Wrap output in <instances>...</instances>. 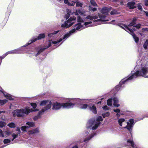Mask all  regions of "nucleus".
Segmentation results:
<instances>
[{
	"mask_svg": "<svg viewBox=\"0 0 148 148\" xmlns=\"http://www.w3.org/2000/svg\"><path fill=\"white\" fill-rule=\"evenodd\" d=\"M75 104L72 103L67 102L66 103H60L57 101L53 103L52 104V109L58 110L63 107V108H73L75 106Z\"/></svg>",
	"mask_w": 148,
	"mask_h": 148,
	"instance_id": "1",
	"label": "nucleus"
},
{
	"mask_svg": "<svg viewBox=\"0 0 148 148\" xmlns=\"http://www.w3.org/2000/svg\"><path fill=\"white\" fill-rule=\"evenodd\" d=\"M52 103L51 101L49 102L48 104L46 106H45L42 109L41 111H39L38 114L35 116L33 118L34 121H36L40 117V115H42L43 113L45 111L48 109H50Z\"/></svg>",
	"mask_w": 148,
	"mask_h": 148,
	"instance_id": "2",
	"label": "nucleus"
},
{
	"mask_svg": "<svg viewBox=\"0 0 148 148\" xmlns=\"http://www.w3.org/2000/svg\"><path fill=\"white\" fill-rule=\"evenodd\" d=\"M26 112L25 108L24 109L22 108L20 109H17L12 112L13 116L14 117H15L16 116L18 117H23V114H26Z\"/></svg>",
	"mask_w": 148,
	"mask_h": 148,
	"instance_id": "3",
	"label": "nucleus"
},
{
	"mask_svg": "<svg viewBox=\"0 0 148 148\" xmlns=\"http://www.w3.org/2000/svg\"><path fill=\"white\" fill-rule=\"evenodd\" d=\"M45 37V35L44 33L41 34H39L38 36L36 37H34L31 40H30L29 42L25 44L24 47H26L30 45L32 43L38 40H41L42 38H44Z\"/></svg>",
	"mask_w": 148,
	"mask_h": 148,
	"instance_id": "4",
	"label": "nucleus"
},
{
	"mask_svg": "<svg viewBox=\"0 0 148 148\" xmlns=\"http://www.w3.org/2000/svg\"><path fill=\"white\" fill-rule=\"evenodd\" d=\"M21 51L20 49H15L10 51H9L3 55L2 56H1L0 58L2 59L5 58L9 54H15V53H20Z\"/></svg>",
	"mask_w": 148,
	"mask_h": 148,
	"instance_id": "5",
	"label": "nucleus"
},
{
	"mask_svg": "<svg viewBox=\"0 0 148 148\" xmlns=\"http://www.w3.org/2000/svg\"><path fill=\"white\" fill-rule=\"evenodd\" d=\"M147 68L145 67H142L141 71H139L140 76L145 77L148 78V76L146 75V73L147 72Z\"/></svg>",
	"mask_w": 148,
	"mask_h": 148,
	"instance_id": "6",
	"label": "nucleus"
},
{
	"mask_svg": "<svg viewBox=\"0 0 148 148\" xmlns=\"http://www.w3.org/2000/svg\"><path fill=\"white\" fill-rule=\"evenodd\" d=\"M112 9V8L111 6H110L109 7H104L102 8L101 10V12L102 14H103L105 15H107L108 14V13Z\"/></svg>",
	"mask_w": 148,
	"mask_h": 148,
	"instance_id": "7",
	"label": "nucleus"
},
{
	"mask_svg": "<svg viewBox=\"0 0 148 148\" xmlns=\"http://www.w3.org/2000/svg\"><path fill=\"white\" fill-rule=\"evenodd\" d=\"M126 82V81L125 79H122L120 82L119 84L115 87L114 89L116 91H118L120 90L121 87H124V86H122V85L125 84Z\"/></svg>",
	"mask_w": 148,
	"mask_h": 148,
	"instance_id": "8",
	"label": "nucleus"
},
{
	"mask_svg": "<svg viewBox=\"0 0 148 148\" xmlns=\"http://www.w3.org/2000/svg\"><path fill=\"white\" fill-rule=\"evenodd\" d=\"M140 72L139 71H137L136 72H135L131 76L129 77L128 78L125 79V80L127 82V81L129 80H130L133 79L134 77H136L138 76H140Z\"/></svg>",
	"mask_w": 148,
	"mask_h": 148,
	"instance_id": "9",
	"label": "nucleus"
},
{
	"mask_svg": "<svg viewBox=\"0 0 148 148\" xmlns=\"http://www.w3.org/2000/svg\"><path fill=\"white\" fill-rule=\"evenodd\" d=\"M135 2L129 1L127 3L126 6L130 9H134L136 8V7L135 6Z\"/></svg>",
	"mask_w": 148,
	"mask_h": 148,
	"instance_id": "10",
	"label": "nucleus"
},
{
	"mask_svg": "<svg viewBox=\"0 0 148 148\" xmlns=\"http://www.w3.org/2000/svg\"><path fill=\"white\" fill-rule=\"evenodd\" d=\"M127 144L131 146L132 148H137L133 140L128 139L127 140Z\"/></svg>",
	"mask_w": 148,
	"mask_h": 148,
	"instance_id": "11",
	"label": "nucleus"
},
{
	"mask_svg": "<svg viewBox=\"0 0 148 148\" xmlns=\"http://www.w3.org/2000/svg\"><path fill=\"white\" fill-rule=\"evenodd\" d=\"M88 108H89L88 109L91 111L93 113L95 114H97V108L94 104L93 105L92 107L90 106H88Z\"/></svg>",
	"mask_w": 148,
	"mask_h": 148,
	"instance_id": "12",
	"label": "nucleus"
},
{
	"mask_svg": "<svg viewBox=\"0 0 148 148\" xmlns=\"http://www.w3.org/2000/svg\"><path fill=\"white\" fill-rule=\"evenodd\" d=\"M74 23L72 22L69 24V25H68V24L66 23V22H65L64 23L62 24L61 25V27H63L67 28L71 26Z\"/></svg>",
	"mask_w": 148,
	"mask_h": 148,
	"instance_id": "13",
	"label": "nucleus"
},
{
	"mask_svg": "<svg viewBox=\"0 0 148 148\" xmlns=\"http://www.w3.org/2000/svg\"><path fill=\"white\" fill-rule=\"evenodd\" d=\"M132 127L133 125H131V124H130L129 123L127 122V125L125 127V128L127 129L129 131L130 133H131L132 132Z\"/></svg>",
	"mask_w": 148,
	"mask_h": 148,
	"instance_id": "14",
	"label": "nucleus"
},
{
	"mask_svg": "<svg viewBox=\"0 0 148 148\" xmlns=\"http://www.w3.org/2000/svg\"><path fill=\"white\" fill-rule=\"evenodd\" d=\"M137 20V19L136 18H133L132 21L130 22V24L128 25V26L130 27L136 24V21Z\"/></svg>",
	"mask_w": 148,
	"mask_h": 148,
	"instance_id": "15",
	"label": "nucleus"
},
{
	"mask_svg": "<svg viewBox=\"0 0 148 148\" xmlns=\"http://www.w3.org/2000/svg\"><path fill=\"white\" fill-rule=\"evenodd\" d=\"M25 112H26V114H28L30 112H34V110L33 109H29V108L28 107H26L25 108Z\"/></svg>",
	"mask_w": 148,
	"mask_h": 148,
	"instance_id": "16",
	"label": "nucleus"
},
{
	"mask_svg": "<svg viewBox=\"0 0 148 148\" xmlns=\"http://www.w3.org/2000/svg\"><path fill=\"white\" fill-rule=\"evenodd\" d=\"M49 102L48 100H45L42 101L40 102V106H44Z\"/></svg>",
	"mask_w": 148,
	"mask_h": 148,
	"instance_id": "17",
	"label": "nucleus"
},
{
	"mask_svg": "<svg viewBox=\"0 0 148 148\" xmlns=\"http://www.w3.org/2000/svg\"><path fill=\"white\" fill-rule=\"evenodd\" d=\"M114 101V106L116 107H118L120 106V105L119 104H118L117 103L118 102V100L115 99L114 98L113 99Z\"/></svg>",
	"mask_w": 148,
	"mask_h": 148,
	"instance_id": "18",
	"label": "nucleus"
},
{
	"mask_svg": "<svg viewBox=\"0 0 148 148\" xmlns=\"http://www.w3.org/2000/svg\"><path fill=\"white\" fill-rule=\"evenodd\" d=\"M26 124L29 125V127H33L35 126V123L33 122H27Z\"/></svg>",
	"mask_w": 148,
	"mask_h": 148,
	"instance_id": "19",
	"label": "nucleus"
},
{
	"mask_svg": "<svg viewBox=\"0 0 148 148\" xmlns=\"http://www.w3.org/2000/svg\"><path fill=\"white\" fill-rule=\"evenodd\" d=\"M132 36L135 42L136 43H138L139 40V38L138 37L136 36V34L134 33H133L132 34Z\"/></svg>",
	"mask_w": 148,
	"mask_h": 148,
	"instance_id": "20",
	"label": "nucleus"
},
{
	"mask_svg": "<svg viewBox=\"0 0 148 148\" xmlns=\"http://www.w3.org/2000/svg\"><path fill=\"white\" fill-rule=\"evenodd\" d=\"M75 29L76 30H79L80 28H82V25L81 23H78L77 24H75V25H74V27H75L76 26H77Z\"/></svg>",
	"mask_w": 148,
	"mask_h": 148,
	"instance_id": "21",
	"label": "nucleus"
},
{
	"mask_svg": "<svg viewBox=\"0 0 148 148\" xmlns=\"http://www.w3.org/2000/svg\"><path fill=\"white\" fill-rule=\"evenodd\" d=\"M31 134H32L38 133L39 132L38 129V128H36L35 129L32 130L30 131Z\"/></svg>",
	"mask_w": 148,
	"mask_h": 148,
	"instance_id": "22",
	"label": "nucleus"
},
{
	"mask_svg": "<svg viewBox=\"0 0 148 148\" xmlns=\"http://www.w3.org/2000/svg\"><path fill=\"white\" fill-rule=\"evenodd\" d=\"M76 19V17L75 16L71 17L68 19L66 22L67 23H71V22L75 20Z\"/></svg>",
	"mask_w": 148,
	"mask_h": 148,
	"instance_id": "23",
	"label": "nucleus"
},
{
	"mask_svg": "<svg viewBox=\"0 0 148 148\" xmlns=\"http://www.w3.org/2000/svg\"><path fill=\"white\" fill-rule=\"evenodd\" d=\"M7 126L10 128H14L16 127L15 124L13 122H11L8 123Z\"/></svg>",
	"mask_w": 148,
	"mask_h": 148,
	"instance_id": "24",
	"label": "nucleus"
},
{
	"mask_svg": "<svg viewBox=\"0 0 148 148\" xmlns=\"http://www.w3.org/2000/svg\"><path fill=\"white\" fill-rule=\"evenodd\" d=\"M100 123H96L95 125L92 127V129L94 130H95L100 125Z\"/></svg>",
	"mask_w": 148,
	"mask_h": 148,
	"instance_id": "25",
	"label": "nucleus"
},
{
	"mask_svg": "<svg viewBox=\"0 0 148 148\" xmlns=\"http://www.w3.org/2000/svg\"><path fill=\"white\" fill-rule=\"evenodd\" d=\"M4 95L7 99L9 100H14V99L12 98L9 94L5 95L4 94Z\"/></svg>",
	"mask_w": 148,
	"mask_h": 148,
	"instance_id": "26",
	"label": "nucleus"
},
{
	"mask_svg": "<svg viewBox=\"0 0 148 148\" xmlns=\"http://www.w3.org/2000/svg\"><path fill=\"white\" fill-rule=\"evenodd\" d=\"M117 25L121 27V28L124 29L126 31H127L125 29V26H126V25L124 24L123 23H119L117 24Z\"/></svg>",
	"mask_w": 148,
	"mask_h": 148,
	"instance_id": "27",
	"label": "nucleus"
},
{
	"mask_svg": "<svg viewBox=\"0 0 148 148\" xmlns=\"http://www.w3.org/2000/svg\"><path fill=\"white\" fill-rule=\"evenodd\" d=\"M29 127L28 126H23L21 128V130L23 132H27V128Z\"/></svg>",
	"mask_w": 148,
	"mask_h": 148,
	"instance_id": "28",
	"label": "nucleus"
},
{
	"mask_svg": "<svg viewBox=\"0 0 148 148\" xmlns=\"http://www.w3.org/2000/svg\"><path fill=\"white\" fill-rule=\"evenodd\" d=\"M125 120L123 118H121L119 120V124L121 126H122V123L125 121Z\"/></svg>",
	"mask_w": 148,
	"mask_h": 148,
	"instance_id": "29",
	"label": "nucleus"
},
{
	"mask_svg": "<svg viewBox=\"0 0 148 148\" xmlns=\"http://www.w3.org/2000/svg\"><path fill=\"white\" fill-rule=\"evenodd\" d=\"M89 10L91 11L95 12L97 10V8H93L92 6H89L88 7Z\"/></svg>",
	"mask_w": 148,
	"mask_h": 148,
	"instance_id": "30",
	"label": "nucleus"
},
{
	"mask_svg": "<svg viewBox=\"0 0 148 148\" xmlns=\"http://www.w3.org/2000/svg\"><path fill=\"white\" fill-rule=\"evenodd\" d=\"M118 14V11L117 10H116L115 9H113V11H112L110 13V14L111 15L116 14Z\"/></svg>",
	"mask_w": 148,
	"mask_h": 148,
	"instance_id": "31",
	"label": "nucleus"
},
{
	"mask_svg": "<svg viewBox=\"0 0 148 148\" xmlns=\"http://www.w3.org/2000/svg\"><path fill=\"white\" fill-rule=\"evenodd\" d=\"M110 115V112H107L106 113L102 114V115L103 118H105L106 117H108Z\"/></svg>",
	"mask_w": 148,
	"mask_h": 148,
	"instance_id": "32",
	"label": "nucleus"
},
{
	"mask_svg": "<svg viewBox=\"0 0 148 148\" xmlns=\"http://www.w3.org/2000/svg\"><path fill=\"white\" fill-rule=\"evenodd\" d=\"M89 106V105H88L87 104H85L82 105V106L80 107L81 109H86L87 108L88 109V106Z\"/></svg>",
	"mask_w": 148,
	"mask_h": 148,
	"instance_id": "33",
	"label": "nucleus"
},
{
	"mask_svg": "<svg viewBox=\"0 0 148 148\" xmlns=\"http://www.w3.org/2000/svg\"><path fill=\"white\" fill-rule=\"evenodd\" d=\"M103 14H98V15L99 18L101 19H104L106 17V15Z\"/></svg>",
	"mask_w": 148,
	"mask_h": 148,
	"instance_id": "34",
	"label": "nucleus"
},
{
	"mask_svg": "<svg viewBox=\"0 0 148 148\" xmlns=\"http://www.w3.org/2000/svg\"><path fill=\"white\" fill-rule=\"evenodd\" d=\"M90 3L91 4L94 6H97V4L94 0H90Z\"/></svg>",
	"mask_w": 148,
	"mask_h": 148,
	"instance_id": "35",
	"label": "nucleus"
},
{
	"mask_svg": "<svg viewBox=\"0 0 148 148\" xmlns=\"http://www.w3.org/2000/svg\"><path fill=\"white\" fill-rule=\"evenodd\" d=\"M112 99H109L107 100V104L108 106H111L112 105Z\"/></svg>",
	"mask_w": 148,
	"mask_h": 148,
	"instance_id": "36",
	"label": "nucleus"
},
{
	"mask_svg": "<svg viewBox=\"0 0 148 148\" xmlns=\"http://www.w3.org/2000/svg\"><path fill=\"white\" fill-rule=\"evenodd\" d=\"M6 125V123L3 121H0V127H2L5 126Z\"/></svg>",
	"mask_w": 148,
	"mask_h": 148,
	"instance_id": "37",
	"label": "nucleus"
},
{
	"mask_svg": "<svg viewBox=\"0 0 148 148\" xmlns=\"http://www.w3.org/2000/svg\"><path fill=\"white\" fill-rule=\"evenodd\" d=\"M148 45V39H147L145 42L144 44L143 45L144 48L146 49L147 48Z\"/></svg>",
	"mask_w": 148,
	"mask_h": 148,
	"instance_id": "38",
	"label": "nucleus"
},
{
	"mask_svg": "<svg viewBox=\"0 0 148 148\" xmlns=\"http://www.w3.org/2000/svg\"><path fill=\"white\" fill-rule=\"evenodd\" d=\"M77 22L79 23H83L84 22V21L83 20V19H82L81 17L79 16H78L77 18Z\"/></svg>",
	"mask_w": 148,
	"mask_h": 148,
	"instance_id": "39",
	"label": "nucleus"
},
{
	"mask_svg": "<svg viewBox=\"0 0 148 148\" xmlns=\"http://www.w3.org/2000/svg\"><path fill=\"white\" fill-rule=\"evenodd\" d=\"M71 36L70 34L69 33V32L68 33H67L66 34H65L63 37V39H64L65 38H68L70 36Z\"/></svg>",
	"mask_w": 148,
	"mask_h": 148,
	"instance_id": "40",
	"label": "nucleus"
},
{
	"mask_svg": "<svg viewBox=\"0 0 148 148\" xmlns=\"http://www.w3.org/2000/svg\"><path fill=\"white\" fill-rule=\"evenodd\" d=\"M83 4L82 3H80L79 1H77L76 2V6L77 7H82Z\"/></svg>",
	"mask_w": 148,
	"mask_h": 148,
	"instance_id": "41",
	"label": "nucleus"
},
{
	"mask_svg": "<svg viewBox=\"0 0 148 148\" xmlns=\"http://www.w3.org/2000/svg\"><path fill=\"white\" fill-rule=\"evenodd\" d=\"M30 105L34 109H35L37 106V104L36 103H30Z\"/></svg>",
	"mask_w": 148,
	"mask_h": 148,
	"instance_id": "42",
	"label": "nucleus"
},
{
	"mask_svg": "<svg viewBox=\"0 0 148 148\" xmlns=\"http://www.w3.org/2000/svg\"><path fill=\"white\" fill-rule=\"evenodd\" d=\"M10 140L8 139H5L3 140V143L4 144H7L10 143Z\"/></svg>",
	"mask_w": 148,
	"mask_h": 148,
	"instance_id": "43",
	"label": "nucleus"
},
{
	"mask_svg": "<svg viewBox=\"0 0 148 148\" xmlns=\"http://www.w3.org/2000/svg\"><path fill=\"white\" fill-rule=\"evenodd\" d=\"M103 120L102 117L101 116H99L97 118L96 121H101Z\"/></svg>",
	"mask_w": 148,
	"mask_h": 148,
	"instance_id": "44",
	"label": "nucleus"
},
{
	"mask_svg": "<svg viewBox=\"0 0 148 148\" xmlns=\"http://www.w3.org/2000/svg\"><path fill=\"white\" fill-rule=\"evenodd\" d=\"M108 21L109 20H102L100 18L99 19H97L96 20L93 21L94 22H98V21Z\"/></svg>",
	"mask_w": 148,
	"mask_h": 148,
	"instance_id": "45",
	"label": "nucleus"
},
{
	"mask_svg": "<svg viewBox=\"0 0 148 148\" xmlns=\"http://www.w3.org/2000/svg\"><path fill=\"white\" fill-rule=\"evenodd\" d=\"M8 102V100L7 99H4L2 100L1 103V105H3Z\"/></svg>",
	"mask_w": 148,
	"mask_h": 148,
	"instance_id": "46",
	"label": "nucleus"
},
{
	"mask_svg": "<svg viewBox=\"0 0 148 148\" xmlns=\"http://www.w3.org/2000/svg\"><path fill=\"white\" fill-rule=\"evenodd\" d=\"M138 9V10H140L141 11H142L143 10V8L142 6L140 4H138V5L137 6Z\"/></svg>",
	"mask_w": 148,
	"mask_h": 148,
	"instance_id": "47",
	"label": "nucleus"
},
{
	"mask_svg": "<svg viewBox=\"0 0 148 148\" xmlns=\"http://www.w3.org/2000/svg\"><path fill=\"white\" fill-rule=\"evenodd\" d=\"M4 133L6 136H8L11 134V132L8 131H5Z\"/></svg>",
	"mask_w": 148,
	"mask_h": 148,
	"instance_id": "48",
	"label": "nucleus"
},
{
	"mask_svg": "<svg viewBox=\"0 0 148 148\" xmlns=\"http://www.w3.org/2000/svg\"><path fill=\"white\" fill-rule=\"evenodd\" d=\"M129 121L130 122V124H131V125H133L134 123V119H130L129 120Z\"/></svg>",
	"mask_w": 148,
	"mask_h": 148,
	"instance_id": "49",
	"label": "nucleus"
},
{
	"mask_svg": "<svg viewBox=\"0 0 148 148\" xmlns=\"http://www.w3.org/2000/svg\"><path fill=\"white\" fill-rule=\"evenodd\" d=\"M76 30L75 28L69 31V33L71 35L72 33L75 32Z\"/></svg>",
	"mask_w": 148,
	"mask_h": 148,
	"instance_id": "50",
	"label": "nucleus"
},
{
	"mask_svg": "<svg viewBox=\"0 0 148 148\" xmlns=\"http://www.w3.org/2000/svg\"><path fill=\"white\" fill-rule=\"evenodd\" d=\"M141 26V24L140 23H138L136 25H134V27H136L137 29H139L140 28Z\"/></svg>",
	"mask_w": 148,
	"mask_h": 148,
	"instance_id": "51",
	"label": "nucleus"
},
{
	"mask_svg": "<svg viewBox=\"0 0 148 148\" xmlns=\"http://www.w3.org/2000/svg\"><path fill=\"white\" fill-rule=\"evenodd\" d=\"M0 136L2 137H4V135L3 133V132L1 129H0Z\"/></svg>",
	"mask_w": 148,
	"mask_h": 148,
	"instance_id": "52",
	"label": "nucleus"
},
{
	"mask_svg": "<svg viewBox=\"0 0 148 148\" xmlns=\"http://www.w3.org/2000/svg\"><path fill=\"white\" fill-rule=\"evenodd\" d=\"M12 136L13 138L14 139L18 137V134H15L14 133H13V134H12Z\"/></svg>",
	"mask_w": 148,
	"mask_h": 148,
	"instance_id": "53",
	"label": "nucleus"
},
{
	"mask_svg": "<svg viewBox=\"0 0 148 148\" xmlns=\"http://www.w3.org/2000/svg\"><path fill=\"white\" fill-rule=\"evenodd\" d=\"M46 49L45 48H41L39 50V53H41L42 52H43Z\"/></svg>",
	"mask_w": 148,
	"mask_h": 148,
	"instance_id": "54",
	"label": "nucleus"
},
{
	"mask_svg": "<svg viewBox=\"0 0 148 148\" xmlns=\"http://www.w3.org/2000/svg\"><path fill=\"white\" fill-rule=\"evenodd\" d=\"M86 18L90 20H93L92 16H91L90 15L87 16L86 17Z\"/></svg>",
	"mask_w": 148,
	"mask_h": 148,
	"instance_id": "55",
	"label": "nucleus"
},
{
	"mask_svg": "<svg viewBox=\"0 0 148 148\" xmlns=\"http://www.w3.org/2000/svg\"><path fill=\"white\" fill-rule=\"evenodd\" d=\"M113 111L115 112L119 113L120 111V110L119 109H114Z\"/></svg>",
	"mask_w": 148,
	"mask_h": 148,
	"instance_id": "56",
	"label": "nucleus"
},
{
	"mask_svg": "<svg viewBox=\"0 0 148 148\" xmlns=\"http://www.w3.org/2000/svg\"><path fill=\"white\" fill-rule=\"evenodd\" d=\"M16 131H18L19 133H18V134H20L21 133V132L20 130V128L18 127H17L16 128Z\"/></svg>",
	"mask_w": 148,
	"mask_h": 148,
	"instance_id": "57",
	"label": "nucleus"
},
{
	"mask_svg": "<svg viewBox=\"0 0 148 148\" xmlns=\"http://www.w3.org/2000/svg\"><path fill=\"white\" fill-rule=\"evenodd\" d=\"M103 108L105 110H108L109 109L108 106L106 105L104 106L103 107Z\"/></svg>",
	"mask_w": 148,
	"mask_h": 148,
	"instance_id": "58",
	"label": "nucleus"
},
{
	"mask_svg": "<svg viewBox=\"0 0 148 148\" xmlns=\"http://www.w3.org/2000/svg\"><path fill=\"white\" fill-rule=\"evenodd\" d=\"M70 16V14L69 13H67V14H66L65 15V17H66V18L67 19Z\"/></svg>",
	"mask_w": 148,
	"mask_h": 148,
	"instance_id": "59",
	"label": "nucleus"
},
{
	"mask_svg": "<svg viewBox=\"0 0 148 148\" xmlns=\"http://www.w3.org/2000/svg\"><path fill=\"white\" fill-rule=\"evenodd\" d=\"M51 45V42H49L48 44V46L45 47V48L46 49L50 47Z\"/></svg>",
	"mask_w": 148,
	"mask_h": 148,
	"instance_id": "60",
	"label": "nucleus"
},
{
	"mask_svg": "<svg viewBox=\"0 0 148 148\" xmlns=\"http://www.w3.org/2000/svg\"><path fill=\"white\" fill-rule=\"evenodd\" d=\"M145 4L146 6H148V0H145Z\"/></svg>",
	"mask_w": 148,
	"mask_h": 148,
	"instance_id": "61",
	"label": "nucleus"
},
{
	"mask_svg": "<svg viewBox=\"0 0 148 148\" xmlns=\"http://www.w3.org/2000/svg\"><path fill=\"white\" fill-rule=\"evenodd\" d=\"M142 30L143 32H145V31H147L148 32V28H143L142 29Z\"/></svg>",
	"mask_w": 148,
	"mask_h": 148,
	"instance_id": "62",
	"label": "nucleus"
},
{
	"mask_svg": "<svg viewBox=\"0 0 148 148\" xmlns=\"http://www.w3.org/2000/svg\"><path fill=\"white\" fill-rule=\"evenodd\" d=\"M59 30H58V31H55L53 33V35L54 34H57L59 32Z\"/></svg>",
	"mask_w": 148,
	"mask_h": 148,
	"instance_id": "63",
	"label": "nucleus"
},
{
	"mask_svg": "<svg viewBox=\"0 0 148 148\" xmlns=\"http://www.w3.org/2000/svg\"><path fill=\"white\" fill-rule=\"evenodd\" d=\"M128 26H127L126 25V26H125V29L127 31H127V30L129 31V30H130V28H129L128 27Z\"/></svg>",
	"mask_w": 148,
	"mask_h": 148,
	"instance_id": "64",
	"label": "nucleus"
}]
</instances>
